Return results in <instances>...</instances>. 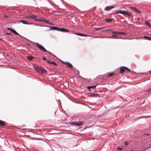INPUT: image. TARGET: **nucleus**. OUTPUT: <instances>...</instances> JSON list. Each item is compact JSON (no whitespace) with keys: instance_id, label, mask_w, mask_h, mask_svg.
Masks as SVG:
<instances>
[{"instance_id":"obj_1","label":"nucleus","mask_w":151,"mask_h":151,"mask_svg":"<svg viewBox=\"0 0 151 151\" xmlns=\"http://www.w3.org/2000/svg\"><path fill=\"white\" fill-rule=\"evenodd\" d=\"M33 66L35 70L39 73L41 74H47L46 71L45 69L35 65H33Z\"/></svg>"},{"instance_id":"obj_33","label":"nucleus","mask_w":151,"mask_h":151,"mask_svg":"<svg viewBox=\"0 0 151 151\" xmlns=\"http://www.w3.org/2000/svg\"><path fill=\"white\" fill-rule=\"evenodd\" d=\"M143 134L148 135V136L149 135H150L149 134Z\"/></svg>"},{"instance_id":"obj_40","label":"nucleus","mask_w":151,"mask_h":151,"mask_svg":"<svg viewBox=\"0 0 151 151\" xmlns=\"http://www.w3.org/2000/svg\"><path fill=\"white\" fill-rule=\"evenodd\" d=\"M149 72L150 73V74H151V70L149 71Z\"/></svg>"},{"instance_id":"obj_35","label":"nucleus","mask_w":151,"mask_h":151,"mask_svg":"<svg viewBox=\"0 0 151 151\" xmlns=\"http://www.w3.org/2000/svg\"><path fill=\"white\" fill-rule=\"evenodd\" d=\"M112 37H117V35H112Z\"/></svg>"},{"instance_id":"obj_31","label":"nucleus","mask_w":151,"mask_h":151,"mask_svg":"<svg viewBox=\"0 0 151 151\" xmlns=\"http://www.w3.org/2000/svg\"><path fill=\"white\" fill-rule=\"evenodd\" d=\"M6 35H11V34L10 33H8V32H6Z\"/></svg>"},{"instance_id":"obj_41","label":"nucleus","mask_w":151,"mask_h":151,"mask_svg":"<svg viewBox=\"0 0 151 151\" xmlns=\"http://www.w3.org/2000/svg\"><path fill=\"white\" fill-rule=\"evenodd\" d=\"M133 150H132L130 151H133Z\"/></svg>"},{"instance_id":"obj_21","label":"nucleus","mask_w":151,"mask_h":151,"mask_svg":"<svg viewBox=\"0 0 151 151\" xmlns=\"http://www.w3.org/2000/svg\"><path fill=\"white\" fill-rule=\"evenodd\" d=\"M98 94L95 93H92L91 94V96L92 97L94 96H98Z\"/></svg>"},{"instance_id":"obj_16","label":"nucleus","mask_w":151,"mask_h":151,"mask_svg":"<svg viewBox=\"0 0 151 151\" xmlns=\"http://www.w3.org/2000/svg\"><path fill=\"white\" fill-rule=\"evenodd\" d=\"M11 32L16 35H19V34L17 32L13 29L12 30Z\"/></svg>"},{"instance_id":"obj_17","label":"nucleus","mask_w":151,"mask_h":151,"mask_svg":"<svg viewBox=\"0 0 151 151\" xmlns=\"http://www.w3.org/2000/svg\"><path fill=\"white\" fill-rule=\"evenodd\" d=\"M145 24L149 27L150 28H151V25H150L148 22L146 21L145 22Z\"/></svg>"},{"instance_id":"obj_30","label":"nucleus","mask_w":151,"mask_h":151,"mask_svg":"<svg viewBox=\"0 0 151 151\" xmlns=\"http://www.w3.org/2000/svg\"><path fill=\"white\" fill-rule=\"evenodd\" d=\"M7 29H8V30H10L11 32H12V30L13 29H11V28H7Z\"/></svg>"},{"instance_id":"obj_19","label":"nucleus","mask_w":151,"mask_h":151,"mask_svg":"<svg viewBox=\"0 0 151 151\" xmlns=\"http://www.w3.org/2000/svg\"><path fill=\"white\" fill-rule=\"evenodd\" d=\"M114 74V73H110L109 75H107V77H109L113 76Z\"/></svg>"},{"instance_id":"obj_37","label":"nucleus","mask_w":151,"mask_h":151,"mask_svg":"<svg viewBox=\"0 0 151 151\" xmlns=\"http://www.w3.org/2000/svg\"><path fill=\"white\" fill-rule=\"evenodd\" d=\"M137 19L138 20H139V17H138V18H137Z\"/></svg>"},{"instance_id":"obj_4","label":"nucleus","mask_w":151,"mask_h":151,"mask_svg":"<svg viewBox=\"0 0 151 151\" xmlns=\"http://www.w3.org/2000/svg\"><path fill=\"white\" fill-rule=\"evenodd\" d=\"M36 45L38 48H39L40 49L42 50L43 51L47 52L50 54H51L50 52L47 51L42 46L39 44L37 43H36Z\"/></svg>"},{"instance_id":"obj_12","label":"nucleus","mask_w":151,"mask_h":151,"mask_svg":"<svg viewBox=\"0 0 151 151\" xmlns=\"http://www.w3.org/2000/svg\"><path fill=\"white\" fill-rule=\"evenodd\" d=\"M20 22H22L23 24H28L29 23L25 20H21L19 21Z\"/></svg>"},{"instance_id":"obj_9","label":"nucleus","mask_w":151,"mask_h":151,"mask_svg":"<svg viewBox=\"0 0 151 151\" xmlns=\"http://www.w3.org/2000/svg\"><path fill=\"white\" fill-rule=\"evenodd\" d=\"M64 64L66 65L67 66L70 68H71L72 67V65L69 63L66 62V63H64Z\"/></svg>"},{"instance_id":"obj_27","label":"nucleus","mask_w":151,"mask_h":151,"mask_svg":"<svg viewBox=\"0 0 151 151\" xmlns=\"http://www.w3.org/2000/svg\"><path fill=\"white\" fill-rule=\"evenodd\" d=\"M136 12L139 13H141V12H140V11L138 10L137 9V10L136 11Z\"/></svg>"},{"instance_id":"obj_24","label":"nucleus","mask_w":151,"mask_h":151,"mask_svg":"<svg viewBox=\"0 0 151 151\" xmlns=\"http://www.w3.org/2000/svg\"><path fill=\"white\" fill-rule=\"evenodd\" d=\"M119 34H123L124 35H126V34L125 33L122 32H119Z\"/></svg>"},{"instance_id":"obj_34","label":"nucleus","mask_w":151,"mask_h":151,"mask_svg":"<svg viewBox=\"0 0 151 151\" xmlns=\"http://www.w3.org/2000/svg\"><path fill=\"white\" fill-rule=\"evenodd\" d=\"M4 16L5 17H6L7 18H8V16H7V15H4Z\"/></svg>"},{"instance_id":"obj_29","label":"nucleus","mask_w":151,"mask_h":151,"mask_svg":"<svg viewBox=\"0 0 151 151\" xmlns=\"http://www.w3.org/2000/svg\"><path fill=\"white\" fill-rule=\"evenodd\" d=\"M124 144L126 145H128V143L127 142H125L124 143Z\"/></svg>"},{"instance_id":"obj_2","label":"nucleus","mask_w":151,"mask_h":151,"mask_svg":"<svg viewBox=\"0 0 151 151\" xmlns=\"http://www.w3.org/2000/svg\"><path fill=\"white\" fill-rule=\"evenodd\" d=\"M51 29L54 30H57L58 31L62 32H69L68 30L63 28H59L57 27H51Z\"/></svg>"},{"instance_id":"obj_3","label":"nucleus","mask_w":151,"mask_h":151,"mask_svg":"<svg viewBox=\"0 0 151 151\" xmlns=\"http://www.w3.org/2000/svg\"><path fill=\"white\" fill-rule=\"evenodd\" d=\"M116 14L120 13L125 15H127L128 16L130 17H131L132 15V14H130L129 12L125 11H118L116 12Z\"/></svg>"},{"instance_id":"obj_22","label":"nucleus","mask_w":151,"mask_h":151,"mask_svg":"<svg viewBox=\"0 0 151 151\" xmlns=\"http://www.w3.org/2000/svg\"><path fill=\"white\" fill-rule=\"evenodd\" d=\"M76 35H79V36H83V35H84L83 34H81V33H77L76 34Z\"/></svg>"},{"instance_id":"obj_15","label":"nucleus","mask_w":151,"mask_h":151,"mask_svg":"<svg viewBox=\"0 0 151 151\" xmlns=\"http://www.w3.org/2000/svg\"><path fill=\"white\" fill-rule=\"evenodd\" d=\"M96 87V86L94 85L93 86H88L87 87V88L88 89H89L90 90V89L91 88H94Z\"/></svg>"},{"instance_id":"obj_39","label":"nucleus","mask_w":151,"mask_h":151,"mask_svg":"<svg viewBox=\"0 0 151 151\" xmlns=\"http://www.w3.org/2000/svg\"><path fill=\"white\" fill-rule=\"evenodd\" d=\"M62 62L64 64V63H65V62H63V61H62Z\"/></svg>"},{"instance_id":"obj_25","label":"nucleus","mask_w":151,"mask_h":151,"mask_svg":"<svg viewBox=\"0 0 151 151\" xmlns=\"http://www.w3.org/2000/svg\"><path fill=\"white\" fill-rule=\"evenodd\" d=\"M112 34H119V32H115V31H113L112 32Z\"/></svg>"},{"instance_id":"obj_6","label":"nucleus","mask_w":151,"mask_h":151,"mask_svg":"<svg viewBox=\"0 0 151 151\" xmlns=\"http://www.w3.org/2000/svg\"><path fill=\"white\" fill-rule=\"evenodd\" d=\"M70 123L75 125L80 126L82 125L83 124V122H73Z\"/></svg>"},{"instance_id":"obj_28","label":"nucleus","mask_w":151,"mask_h":151,"mask_svg":"<svg viewBox=\"0 0 151 151\" xmlns=\"http://www.w3.org/2000/svg\"><path fill=\"white\" fill-rule=\"evenodd\" d=\"M117 149L119 150H122V148H121L118 147L117 148Z\"/></svg>"},{"instance_id":"obj_38","label":"nucleus","mask_w":151,"mask_h":151,"mask_svg":"<svg viewBox=\"0 0 151 151\" xmlns=\"http://www.w3.org/2000/svg\"><path fill=\"white\" fill-rule=\"evenodd\" d=\"M150 90H151V89H149L148 90V91H150Z\"/></svg>"},{"instance_id":"obj_18","label":"nucleus","mask_w":151,"mask_h":151,"mask_svg":"<svg viewBox=\"0 0 151 151\" xmlns=\"http://www.w3.org/2000/svg\"><path fill=\"white\" fill-rule=\"evenodd\" d=\"M34 58V57L31 56H28L27 57V59L29 60H31L33 59Z\"/></svg>"},{"instance_id":"obj_36","label":"nucleus","mask_w":151,"mask_h":151,"mask_svg":"<svg viewBox=\"0 0 151 151\" xmlns=\"http://www.w3.org/2000/svg\"><path fill=\"white\" fill-rule=\"evenodd\" d=\"M83 36H88V35H84Z\"/></svg>"},{"instance_id":"obj_14","label":"nucleus","mask_w":151,"mask_h":151,"mask_svg":"<svg viewBox=\"0 0 151 151\" xmlns=\"http://www.w3.org/2000/svg\"><path fill=\"white\" fill-rule=\"evenodd\" d=\"M112 21V19H106V21L107 23H109Z\"/></svg>"},{"instance_id":"obj_5","label":"nucleus","mask_w":151,"mask_h":151,"mask_svg":"<svg viewBox=\"0 0 151 151\" xmlns=\"http://www.w3.org/2000/svg\"><path fill=\"white\" fill-rule=\"evenodd\" d=\"M127 70L128 72H130V70L127 68L125 67H123L120 68V73H122L125 71V70Z\"/></svg>"},{"instance_id":"obj_13","label":"nucleus","mask_w":151,"mask_h":151,"mask_svg":"<svg viewBox=\"0 0 151 151\" xmlns=\"http://www.w3.org/2000/svg\"><path fill=\"white\" fill-rule=\"evenodd\" d=\"M143 37L145 39L147 40H151V37H149L145 36H144Z\"/></svg>"},{"instance_id":"obj_7","label":"nucleus","mask_w":151,"mask_h":151,"mask_svg":"<svg viewBox=\"0 0 151 151\" xmlns=\"http://www.w3.org/2000/svg\"><path fill=\"white\" fill-rule=\"evenodd\" d=\"M36 16L35 15H32L31 16H28L26 17L28 19H32L35 20H36L37 21L39 20V19H36Z\"/></svg>"},{"instance_id":"obj_10","label":"nucleus","mask_w":151,"mask_h":151,"mask_svg":"<svg viewBox=\"0 0 151 151\" xmlns=\"http://www.w3.org/2000/svg\"><path fill=\"white\" fill-rule=\"evenodd\" d=\"M46 61L47 63H48L51 64H53L55 65H57V63H55L54 62H50L48 60H46Z\"/></svg>"},{"instance_id":"obj_20","label":"nucleus","mask_w":151,"mask_h":151,"mask_svg":"<svg viewBox=\"0 0 151 151\" xmlns=\"http://www.w3.org/2000/svg\"><path fill=\"white\" fill-rule=\"evenodd\" d=\"M104 27H103L98 28L96 29H95L94 31L99 30H100L101 29H104Z\"/></svg>"},{"instance_id":"obj_8","label":"nucleus","mask_w":151,"mask_h":151,"mask_svg":"<svg viewBox=\"0 0 151 151\" xmlns=\"http://www.w3.org/2000/svg\"><path fill=\"white\" fill-rule=\"evenodd\" d=\"M114 8V7L113 6H107L105 9V10L108 11L112 9H113Z\"/></svg>"},{"instance_id":"obj_11","label":"nucleus","mask_w":151,"mask_h":151,"mask_svg":"<svg viewBox=\"0 0 151 151\" xmlns=\"http://www.w3.org/2000/svg\"><path fill=\"white\" fill-rule=\"evenodd\" d=\"M5 126V122L1 120H0V127Z\"/></svg>"},{"instance_id":"obj_23","label":"nucleus","mask_w":151,"mask_h":151,"mask_svg":"<svg viewBox=\"0 0 151 151\" xmlns=\"http://www.w3.org/2000/svg\"><path fill=\"white\" fill-rule=\"evenodd\" d=\"M130 8L133 10H134L135 11L137 10V9L134 7H130Z\"/></svg>"},{"instance_id":"obj_26","label":"nucleus","mask_w":151,"mask_h":151,"mask_svg":"<svg viewBox=\"0 0 151 151\" xmlns=\"http://www.w3.org/2000/svg\"><path fill=\"white\" fill-rule=\"evenodd\" d=\"M43 21L44 22H45L46 23H48L47 22L48 21V20H46V19H44L43 20Z\"/></svg>"},{"instance_id":"obj_32","label":"nucleus","mask_w":151,"mask_h":151,"mask_svg":"<svg viewBox=\"0 0 151 151\" xmlns=\"http://www.w3.org/2000/svg\"><path fill=\"white\" fill-rule=\"evenodd\" d=\"M43 60L45 61L46 60V58L45 57H43Z\"/></svg>"}]
</instances>
